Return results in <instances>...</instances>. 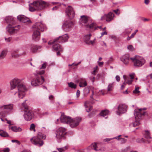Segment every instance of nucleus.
<instances>
[{
  "instance_id": "393cba45",
  "label": "nucleus",
  "mask_w": 152,
  "mask_h": 152,
  "mask_svg": "<svg viewBox=\"0 0 152 152\" xmlns=\"http://www.w3.org/2000/svg\"><path fill=\"white\" fill-rule=\"evenodd\" d=\"M109 113L108 110H102L100 113V115L103 117H105L107 115H108Z\"/></svg>"
},
{
  "instance_id": "5fc2aeb1",
  "label": "nucleus",
  "mask_w": 152,
  "mask_h": 152,
  "mask_svg": "<svg viewBox=\"0 0 152 152\" xmlns=\"http://www.w3.org/2000/svg\"><path fill=\"white\" fill-rule=\"evenodd\" d=\"M113 11L116 14L119 15L120 14V12L119 11V10L118 9L116 10H114Z\"/></svg>"
},
{
  "instance_id": "37998d69",
  "label": "nucleus",
  "mask_w": 152,
  "mask_h": 152,
  "mask_svg": "<svg viewBox=\"0 0 152 152\" xmlns=\"http://www.w3.org/2000/svg\"><path fill=\"white\" fill-rule=\"evenodd\" d=\"M133 92L134 94H137L139 93L140 91H139V87L136 86L134 90L133 91Z\"/></svg>"
},
{
  "instance_id": "423d86ee",
  "label": "nucleus",
  "mask_w": 152,
  "mask_h": 152,
  "mask_svg": "<svg viewBox=\"0 0 152 152\" xmlns=\"http://www.w3.org/2000/svg\"><path fill=\"white\" fill-rule=\"evenodd\" d=\"M60 121L62 123L69 124L71 127L74 128L76 126V122L75 120L64 114H61Z\"/></svg>"
},
{
  "instance_id": "2f4dec72",
  "label": "nucleus",
  "mask_w": 152,
  "mask_h": 152,
  "mask_svg": "<svg viewBox=\"0 0 152 152\" xmlns=\"http://www.w3.org/2000/svg\"><path fill=\"white\" fill-rule=\"evenodd\" d=\"M13 18L12 17L8 16L5 18V21L7 23H11L12 22Z\"/></svg>"
},
{
  "instance_id": "338daca9",
  "label": "nucleus",
  "mask_w": 152,
  "mask_h": 152,
  "mask_svg": "<svg viewBox=\"0 0 152 152\" xmlns=\"http://www.w3.org/2000/svg\"><path fill=\"white\" fill-rule=\"evenodd\" d=\"M115 79L118 82H119L120 80V77L118 75H116V76Z\"/></svg>"
},
{
  "instance_id": "7c9ffc66",
  "label": "nucleus",
  "mask_w": 152,
  "mask_h": 152,
  "mask_svg": "<svg viewBox=\"0 0 152 152\" xmlns=\"http://www.w3.org/2000/svg\"><path fill=\"white\" fill-rule=\"evenodd\" d=\"M36 137L39 139L40 140H41V139H45L46 137L45 136L40 132H39L38 133L37 136Z\"/></svg>"
},
{
  "instance_id": "f3484780",
  "label": "nucleus",
  "mask_w": 152,
  "mask_h": 152,
  "mask_svg": "<svg viewBox=\"0 0 152 152\" xmlns=\"http://www.w3.org/2000/svg\"><path fill=\"white\" fill-rule=\"evenodd\" d=\"M145 112H144L142 113L140 112H137L136 109L134 111V115L135 118L136 120H140L141 119L142 115L145 114Z\"/></svg>"
},
{
  "instance_id": "69168bd1",
  "label": "nucleus",
  "mask_w": 152,
  "mask_h": 152,
  "mask_svg": "<svg viewBox=\"0 0 152 152\" xmlns=\"http://www.w3.org/2000/svg\"><path fill=\"white\" fill-rule=\"evenodd\" d=\"M101 36L100 37V38L102 36H103L104 35H107V32L105 31L104 32H102L101 34Z\"/></svg>"
},
{
  "instance_id": "bb28decb",
  "label": "nucleus",
  "mask_w": 152,
  "mask_h": 152,
  "mask_svg": "<svg viewBox=\"0 0 152 152\" xmlns=\"http://www.w3.org/2000/svg\"><path fill=\"white\" fill-rule=\"evenodd\" d=\"M0 136L3 137H8L9 135L8 133L3 130H0Z\"/></svg>"
},
{
  "instance_id": "dca6fc26",
  "label": "nucleus",
  "mask_w": 152,
  "mask_h": 152,
  "mask_svg": "<svg viewBox=\"0 0 152 152\" xmlns=\"http://www.w3.org/2000/svg\"><path fill=\"white\" fill-rule=\"evenodd\" d=\"M17 18L20 22L23 23L31 22L30 19L23 15H20L18 16Z\"/></svg>"
},
{
  "instance_id": "f257e3e1",
  "label": "nucleus",
  "mask_w": 152,
  "mask_h": 152,
  "mask_svg": "<svg viewBox=\"0 0 152 152\" xmlns=\"http://www.w3.org/2000/svg\"><path fill=\"white\" fill-rule=\"evenodd\" d=\"M21 80L18 78H15L10 82V90L15 89L17 91L13 92L14 94L17 95L20 99H23L25 96L27 89L25 86L21 84Z\"/></svg>"
},
{
  "instance_id": "f704fd0d",
  "label": "nucleus",
  "mask_w": 152,
  "mask_h": 152,
  "mask_svg": "<svg viewBox=\"0 0 152 152\" xmlns=\"http://www.w3.org/2000/svg\"><path fill=\"white\" fill-rule=\"evenodd\" d=\"M88 104V102H86L85 103V107L86 108V110L87 112L89 113V112L92 109V107H89L88 108V109H87V104Z\"/></svg>"
},
{
  "instance_id": "4d7b16f0",
  "label": "nucleus",
  "mask_w": 152,
  "mask_h": 152,
  "mask_svg": "<svg viewBox=\"0 0 152 152\" xmlns=\"http://www.w3.org/2000/svg\"><path fill=\"white\" fill-rule=\"evenodd\" d=\"M59 5L55 6L52 9V10H56L59 8Z\"/></svg>"
},
{
  "instance_id": "58836bf2",
  "label": "nucleus",
  "mask_w": 152,
  "mask_h": 152,
  "mask_svg": "<svg viewBox=\"0 0 152 152\" xmlns=\"http://www.w3.org/2000/svg\"><path fill=\"white\" fill-rule=\"evenodd\" d=\"M57 149L59 152H64L66 149L67 148L66 147H65L63 148H57Z\"/></svg>"
},
{
  "instance_id": "c756f323",
  "label": "nucleus",
  "mask_w": 152,
  "mask_h": 152,
  "mask_svg": "<svg viewBox=\"0 0 152 152\" xmlns=\"http://www.w3.org/2000/svg\"><path fill=\"white\" fill-rule=\"evenodd\" d=\"M87 85V83L85 80H83L79 83V86L80 87H84Z\"/></svg>"
},
{
  "instance_id": "603ef678",
  "label": "nucleus",
  "mask_w": 152,
  "mask_h": 152,
  "mask_svg": "<svg viewBox=\"0 0 152 152\" xmlns=\"http://www.w3.org/2000/svg\"><path fill=\"white\" fill-rule=\"evenodd\" d=\"M120 140H121V142L122 143H125L127 140L126 139L124 138H121Z\"/></svg>"
},
{
  "instance_id": "49530a36",
  "label": "nucleus",
  "mask_w": 152,
  "mask_h": 152,
  "mask_svg": "<svg viewBox=\"0 0 152 152\" xmlns=\"http://www.w3.org/2000/svg\"><path fill=\"white\" fill-rule=\"evenodd\" d=\"M35 127V126L34 124H31L30 127V130H33L34 131V132H35V130L34 129Z\"/></svg>"
},
{
  "instance_id": "680f3d73",
  "label": "nucleus",
  "mask_w": 152,
  "mask_h": 152,
  "mask_svg": "<svg viewBox=\"0 0 152 152\" xmlns=\"http://www.w3.org/2000/svg\"><path fill=\"white\" fill-rule=\"evenodd\" d=\"M3 151L4 152H9L10 149L8 148H7L4 149Z\"/></svg>"
},
{
  "instance_id": "4c0bfd02",
  "label": "nucleus",
  "mask_w": 152,
  "mask_h": 152,
  "mask_svg": "<svg viewBox=\"0 0 152 152\" xmlns=\"http://www.w3.org/2000/svg\"><path fill=\"white\" fill-rule=\"evenodd\" d=\"M68 84L69 87L71 88H76V84H75L74 83L71 82L68 83Z\"/></svg>"
},
{
  "instance_id": "39448f33",
  "label": "nucleus",
  "mask_w": 152,
  "mask_h": 152,
  "mask_svg": "<svg viewBox=\"0 0 152 152\" xmlns=\"http://www.w3.org/2000/svg\"><path fill=\"white\" fill-rule=\"evenodd\" d=\"M14 109L13 105L9 104L0 106V117H4L7 113L13 111Z\"/></svg>"
},
{
  "instance_id": "de8ad7c7",
  "label": "nucleus",
  "mask_w": 152,
  "mask_h": 152,
  "mask_svg": "<svg viewBox=\"0 0 152 152\" xmlns=\"http://www.w3.org/2000/svg\"><path fill=\"white\" fill-rule=\"evenodd\" d=\"M81 118L79 117H77V126L79 124V122L81 121Z\"/></svg>"
},
{
  "instance_id": "3c124183",
  "label": "nucleus",
  "mask_w": 152,
  "mask_h": 152,
  "mask_svg": "<svg viewBox=\"0 0 152 152\" xmlns=\"http://www.w3.org/2000/svg\"><path fill=\"white\" fill-rule=\"evenodd\" d=\"M84 91L86 94H88L89 92V90L88 88H85L84 90Z\"/></svg>"
},
{
  "instance_id": "0eeeda50",
  "label": "nucleus",
  "mask_w": 152,
  "mask_h": 152,
  "mask_svg": "<svg viewBox=\"0 0 152 152\" xmlns=\"http://www.w3.org/2000/svg\"><path fill=\"white\" fill-rule=\"evenodd\" d=\"M69 37L67 34L60 36L55 39L53 41H50L48 42V45H51L55 42H57L59 43H63L67 41Z\"/></svg>"
},
{
  "instance_id": "c03bdc74",
  "label": "nucleus",
  "mask_w": 152,
  "mask_h": 152,
  "mask_svg": "<svg viewBox=\"0 0 152 152\" xmlns=\"http://www.w3.org/2000/svg\"><path fill=\"white\" fill-rule=\"evenodd\" d=\"M128 49L130 51H133L134 50V48L132 45H129L127 46Z\"/></svg>"
},
{
  "instance_id": "4468645a",
  "label": "nucleus",
  "mask_w": 152,
  "mask_h": 152,
  "mask_svg": "<svg viewBox=\"0 0 152 152\" xmlns=\"http://www.w3.org/2000/svg\"><path fill=\"white\" fill-rule=\"evenodd\" d=\"M118 110L117 112V114L118 115H120L121 114H123L126 112L127 107L125 105L120 104L118 107Z\"/></svg>"
},
{
  "instance_id": "0e129e2a",
  "label": "nucleus",
  "mask_w": 152,
  "mask_h": 152,
  "mask_svg": "<svg viewBox=\"0 0 152 152\" xmlns=\"http://www.w3.org/2000/svg\"><path fill=\"white\" fill-rule=\"evenodd\" d=\"M97 62H98V65L100 66H102L104 64V62H100L99 61H98Z\"/></svg>"
},
{
  "instance_id": "13d9d810",
  "label": "nucleus",
  "mask_w": 152,
  "mask_h": 152,
  "mask_svg": "<svg viewBox=\"0 0 152 152\" xmlns=\"http://www.w3.org/2000/svg\"><path fill=\"white\" fill-rule=\"evenodd\" d=\"M113 140L112 138H106L104 140V142H108L109 141H110L111 140Z\"/></svg>"
},
{
  "instance_id": "79ce46f5",
  "label": "nucleus",
  "mask_w": 152,
  "mask_h": 152,
  "mask_svg": "<svg viewBox=\"0 0 152 152\" xmlns=\"http://www.w3.org/2000/svg\"><path fill=\"white\" fill-rule=\"evenodd\" d=\"M144 141V139L143 138H138L136 140L137 142L139 143H141Z\"/></svg>"
},
{
  "instance_id": "6e6d98bb",
  "label": "nucleus",
  "mask_w": 152,
  "mask_h": 152,
  "mask_svg": "<svg viewBox=\"0 0 152 152\" xmlns=\"http://www.w3.org/2000/svg\"><path fill=\"white\" fill-rule=\"evenodd\" d=\"M138 31V30H136L133 33H132V35H131V37H134V35H135V34H136V33Z\"/></svg>"
},
{
  "instance_id": "4be33fe9",
  "label": "nucleus",
  "mask_w": 152,
  "mask_h": 152,
  "mask_svg": "<svg viewBox=\"0 0 152 152\" xmlns=\"http://www.w3.org/2000/svg\"><path fill=\"white\" fill-rule=\"evenodd\" d=\"M9 129H11L13 131L15 132H20L22 130L21 128L16 126H10Z\"/></svg>"
},
{
  "instance_id": "774afa93",
  "label": "nucleus",
  "mask_w": 152,
  "mask_h": 152,
  "mask_svg": "<svg viewBox=\"0 0 152 152\" xmlns=\"http://www.w3.org/2000/svg\"><path fill=\"white\" fill-rule=\"evenodd\" d=\"M80 94V91L79 90H77V97H78Z\"/></svg>"
},
{
  "instance_id": "5701e85b",
  "label": "nucleus",
  "mask_w": 152,
  "mask_h": 152,
  "mask_svg": "<svg viewBox=\"0 0 152 152\" xmlns=\"http://www.w3.org/2000/svg\"><path fill=\"white\" fill-rule=\"evenodd\" d=\"M53 49L56 51H62L63 49L58 44H54L53 46Z\"/></svg>"
},
{
  "instance_id": "9b49d317",
  "label": "nucleus",
  "mask_w": 152,
  "mask_h": 152,
  "mask_svg": "<svg viewBox=\"0 0 152 152\" xmlns=\"http://www.w3.org/2000/svg\"><path fill=\"white\" fill-rule=\"evenodd\" d=\"M19 25L14 27L10 25H9L7 27V30L10 34H13L18 32L19 29Z\"/></svg>"
},
{
  "instance_id": "ddd939ff",
  "label": "nucleus",
  "mask_w": 152,
  "mask_h": 152,
  "mask_svg": "<svg viewBox=\"0 0 152 152\" xmlns=\"http://www.w3.org/2000/svg\"><path fill=\"white\" fill-rule=\"evenodd\" d=\"M24 116L26 120L30 121L34 117V114L32 111L27 110L25 111Z\"/></svg>"
},
{
  "instance_id": "6e6552de",
  "label": "nucleus",
  "mask_w": 152,
  "mask_h": 152,
  "mask_svg": "<svg viewBox=\"0 0 152 152\" xmlns=\"http://www.w3.org/2000/svg\"><path fill=\"white\" fill-rule=\"evenodd\" d=\"M66 129L64 128L59 127L56 130V137L58 139H64L66 134Z\"/></svg>"
},
{
  "instance_id": "a18cd8bd",
  "label": "nucleus",
  "mask_w": 152,
  "mask_h": 152,
  "mask_svg": "<svg viewBox=\"0 0 152 152\" xmlns=\"http://www.w3.org/2000/svg\"><path fill=\"white\" fill-rule=\"evenodd\" d=\"M46 63H45L42 64V66L40 67H39V69H45L46 67Z\"/></svg>"
},
{
  "instance_id": "20e7f679",
  "label": "nucleus",
  "mask_w": 152,
  "mask_h": 152,
  "mask_svg": "<svg viewBox=\"0 0 152 152\" xmlns=\"http://www.w3.org/2000/svg\"><path fill=\"white\" fill-rule=\"evenodd\" d=\"M45 73L44 70L37 71L34 74L35 77L31 81V84L33 86H36L42 84L45 80L44 77L40 75L44 74Z\"/></svg>"
},
{
  "instance_id": "72a5a7b5",
  "label": "nucleus",
  "mask_w": 152,
  "mask_h": 152,
  "mask_svg": "<svg viewBox=\"0 0 152 152\" xmlns=\"http://www.w3.org/2000/svg\"><path fill=\"white\" fill-rule=\"evenodd\" d=\"M18 52V50L17 49L13 51L12 53V57H17L19 55L18 54H15Z\"/></svg>"
},
{
  "instance_id": "412c9836",
  "label": "nucleus",
  "mask_w": 152,
  "mask_h": 152,
  "mask_svg": "<svg viewBox=\"0 0 152 152\" xmlns=\"http://www.w3.org/2000/svg\"><path fill=\"white\" fill-rule=\"evenodd\" d=\"M91 149L92 150H94L96 151H99L100 150L99 149H98L97 147L96 144V143H92L90 146L88 147L87 149L88 151V149Z\"/></svg>"
},
{
  "instance_id": "1a4fd4ad",
  "label": "nucleus",
  "mask_w": 152,
  "mask_h": 152,
  "mask_svg": "<svg viewBox=\"0 0 152 152\" xmlns=\"http://www.w3.org/2000/svg\"><path fill=\"white\" fill-rule=\"evenodd\" d=\"M33 28L36 30H38L41 31L46 30L47 27L42 22H37L33 26Z\"/></svg>"
},
{
  "instance_id": "09e8293b",
  "label": "nucleus",
  "mask_w": 152,
  "mask_h": 152,
  "mask_svg": "<svg viewBox=\"0 0 152 152\" xmlns=\"http://www.w3.org/2000/svg\"><path fill=\"white\" fill-rule=\"evenodd\" d=\"M96 40V39L94 38V39L92 40H89V41L88 42V43H87V44L88 45H93L94 44V43L95 42V41Z\"/></svg>"
},
{
  "instance_id": "6ab92c4d",
  "label": "nucleus",
  "mask_w": 152,
  "mask_h": 152,
  "mask_svg": "<svg viewBox=\"0 0 152 152\" xmlns=\"http://www.w3.org/2000/svg\"><path fill=\"white\" fill-rule=\"evenodd\" d=\"M105 16H106V21L110 22L113 19L114 14L113 12H110L107 14H105Z\"/></svg>"
},
{
  "instance_id": "473e14b6",
  "label": "nucleus",
  "mask_w": 152,
  "mask_h": 152,
  "mask_svg": "<svg viewBox=\"0 0 152 152\" xmlns=\"http://www.w3.org/2000/svg\"><path fill=\"white\" fill-rule=\"evenodd\" d=\"M123 78L124 80V82L123 83V84L121 85V89L123 90L125 87V86L126 85V79H127L126 77V76L125 75H124L123 76Z\"/></svg>"
},
{
  "instance_id": "f03ea898",
  "label": "nucleus",
  "mask_w": 152,
  "mask_h": 152,
  "mask_svg": "<svg viewBox=\"0 0 152 152\" xmlns=\"http://www.w3.org/2000/svg\"><path fill=\"white\" fill-rule=\"evenodd\" d=\"M120 59L121 61L125 64H127L129 63L130 59L133 63L135 67L142 66L145 61L144 58L137 56H135L134 57L130 58V55L129 54L123 55L120 57Z\"/></svg>"
},
{
  "instance_id": "9d476101",
  "label": "nucleus",
  "mask_w": 152,
  "mask_h": 152,
  "mask_svg": "<svg viewBox=\"0 0 152 152\" xmlns=\"http://www.w3.org/2000/svg\"><path fill=\"white\" fill-rule=\"evenodd\" d=\"M66 15L70 19H72L75 16V12L73 8L70 6H68L65 10Z\"/></svg>"
},
{
  "instance_id": "cd10ccee",
  "label": "nucleus",
  "mask_w": 152,
  "mask_h": 152,
  "mask_svg": "<svg viewBox=\"0 0 152 152\" xmlns=\"http://www.w3.org/2000/svg\"><path fill=\"white\" fill-rule=\"evenodd\" d=\"M96 24L95 23H93L91 24H86L85 25V27L87 28H89L91 29H92L94 28H95V27H96Z\"/></svg>"
},
{
  "instance_id": "a211bd4d",
  "label": "nucleus",
  "mask_w": 152,
  "mask_h": 152,
  "mask_svg": "<svg viewBox=\"0 0 152 152\" xmlns=\"http://www.w3.org/2000/svg\"><path fill=\"white\" fill-rule=\"evenodd\" d=\"M40 33L39 31L34 29L33 33L32 34V38L36 41L38 40L40 36Z\"/></svg>"
},
{
  "instance_id": "a19ab883",
  "label": "nucleus",
  "mask_w": 152,
  "mask_h": 152,
  "mask_svg": "<svg viewBox=\"0 0 152 152\" xmlns=\"http://www.w3.org/2000/svg\"><path fill=\"white\" fill-rule=\"evenodd\" d=\"M140 124L139 121H136L133 123V125L134 127H135L136 126H138Z\"/></svg>"
},
{
  "instance_id": "c9c22d12",
  "label": "nucleus",
  "mask_w": 152,
  "mask_h": 152,
  "mask_svg": "<svg viewBox=\"0 0 152 152\" xmlns=\"http://www.w3.org/2000/svg\"><path fill=\"white\" fill-rule=\"evenodd\" d=\"M7 52L6 51H2L0 55V59H3L5 56Z\"/></svg>"
},
{
  "instance_id": "864d4df0",
  "label": "nucleus",
  "mask_w": 152,
  "mask_h": 152,
  "mask_svg": "<svg viewBox=\"0 0 152 152\" xmlns=\"http://www.w3.org/2000/svg\"><path fill=\"white\" fill-rule=\"evenodd\" d=\"M11 141L12 142H15L19 145L20 143V142L19 141L16 140H11Z\"/></svg>"
},
{
  "instance_id": "c85d7f7f",
  "label": "nucleus",
  "mask_w": 152,
  "mask_h": 152,
  "mask_svg": "<svg viewBox=\"0 0 152 152\" xmlns=\"http://www.w3.org/2000/svg\"><path fill=\"white\" fill-rule=\"evenodd\" d=\"M145 133L144 134L145 137L147 139H151V138L150 136V133L148 130H145Z\"/></svg>"
},
{
  "instance_id": "052dcab7",
  "label": "nucleus",
  "mask_w": 152,
  "mask_h": 152,
  "mask_svg": "<svg viewBox=\"0 0 152 152\" xmlns=\"http://www.w3.org/2000/svg\"><path fill=\"white\" fill-rule=\"evenodd\" d=\"M105 19L106 20V16H105V14H104L103 16L101 17L100 20H104Z\"/></svg>"
},
{
  "instance_id": "e433bc0d",
  "label": "nucleus",
  "mask_w": 152,
  "mask_h": 152,
  "mask_svg": "<svg viewBox=\"0 0 152 152\" xmlns=\"http://www.w3.org/2000/svg\"><path fill=\"white\" fill-rule=\"evenodd\" d=\"M113 83H110L109 84L107 87V91H108L112 90L113 88Z\"/></svg>"
},
{
  "instance_id": "a878e982",
  "label": "nucleus",
  "mask_w": 152,
  "mask_h": 152,
  "mask_svg": "<svg viewBox=\"0 0 152 152\" xmlns=\"http://www.w3.org/2000/svg\"><path fill=\"white\" fill-rule=\"evenodd\" d=\"M91 35L89 34L86 35L84 37V42L87 44L88 43V42L89 41Z\"/></svg>"
},
{
  "instance_id": "f8f14e48",
  "label": "nucleus",
  "mask_w": 152,
  "mask_h": 152,
  "mask_svg": "<svg viewBox=\"0 0 152 152\" xmlns=\"http://www.w3.org/2000/svg\"><path fill=\"white\" fill-rule=\"evenodd\" d=\"M73 26V23L71 21H66L63 24L62 28L65 31H68L70 30Z\"/></svg>"
},
{
  "instance_id": "ea45409f",
  "label": "nucleus",
  "mask_w": 152,
  "mask_h": 152,
  "mask_svg": "<svg viewBox=\"0 0 152 152\" xmlns=\"http://www.w3.org/2000/svg\"><path fill=\"white\" fill-rule=\"evenodd\" d=\"M126 77L127 79H126V84H128L129 85L131 84L133 82V80H129V77L127 76Z\"/></svg>"
},
{
  "instance_id": "8fccbe9b",
  "label": "nucleus",
  "mask_w": 152,
  "mask_h": 152,
  "mask_svg": "<svg viewBox=\"0 0 152 152\" xmlns=\"http://www.w3.org/2000/svg\"><path fill=\"white\" fill-rule=\"evenodd\" d=\"M26 101V100H25L24 102H23L22 103V106L25 109H27L28 108V106L26 104H25Z\"/></svg>"
},
{
  "instance_id": "b1692460",
  "label": "nucleus",
  "mask_w": 152,
  "mask_h": 152,
  "mask_svg": "<svg viewBox=\"0 0 152 152\" xmlns=\"http://www.w3.org/2000/svg\"><path fill=\"white\" fill-rule=\"evenodd\" d=\"M88 17L85 16L83 15L81 16L80 20L82 23L84 24H86L88 22Z\"/></svg>"
},
{
  "instance_id": "2eb2a0df",
  "label": "nucleus",
  "mask_w": 152,
  "mask_h": 152,
  "mask_svg": "<svg viewBox=\"0 0 152 152\" xmlns=\"http://www.w3.org/2000/svg\"><path fill=\"white\" fill-rule=\"evenodd\" d=\"M31 142L35 145L41 146L43 144V142L41 140L36 136L33 137L30 139Z\"/></svg>"
},
{
  "instance_id": "aec40b11",
  "label": "nucleus",
  "mask_w": 152,
  "mask_h": 152,
  "mask_svg": "<svg viewBox=\"0 0 152 152\" xmlns=\"http://www.w3.org/2000/svg\"><path fill=\"white\" fill-rule=\"evenodd\" d=\"M41 48V46L36 45H32L30 47V50L32 53H35Z\"/></svg>"
},
{
  "instance_id": "e2e57ef3",
  "label": "nucleus",
  "mask_w": 152,
  "mask_h": 152,
  "mask_svg": "<svg viewBox=\"0 0 152 152\" xmlns=\"http://www.w3.org/2000/svg\"><path fill=\"white\" fill-rule=\"evenodd\" d=\"M76 66V64H75V63H73L72 64H69V66H72V68H75V66Z\"/></svg>"
},
{
  "instance_id": "bf43d9fd",
  "label": "nucleus",
  "mask_w": 152,
  "mask_h": 152,
  "mask_svg": "<svg viewBox=\"0 0 152 152\" xmlns=\"http://www.w3.org/2000/svg\"><path fill=\"white\" fill-rule=\"evenodd\" d=\"M5 41L7 42H9L10 41L11 39V37H8V38H6V37H5Z\"/></svg>"
},
{
  "instance_id": "7ed1b4c3",
  "label": "nucleus",
  "mask_w": 152,
  "mask_h": 152,
  "mask_svg": "<svg viewBox=\"0 0 152 152\" xmlns=\"http://www.w3.org/2000/svg\"><path fill=\"white\" fill-rule=\"evenodd\" d=\"M49 4L42 1H38L34 2L29 5V10L34 12L36 10H40L49 6Z\"/></svg>"
}]
</instances>
